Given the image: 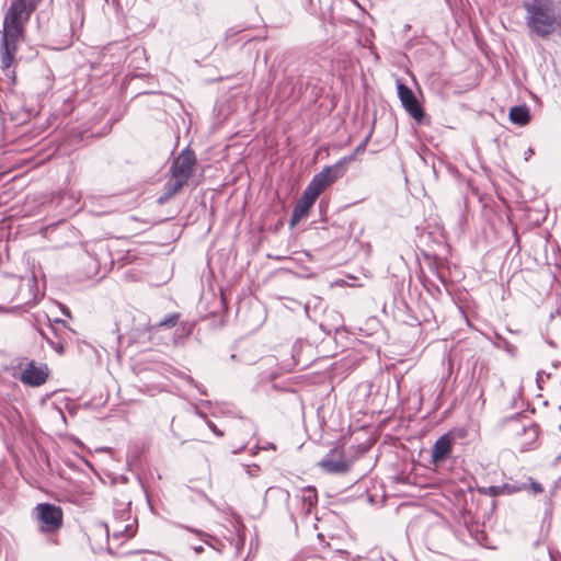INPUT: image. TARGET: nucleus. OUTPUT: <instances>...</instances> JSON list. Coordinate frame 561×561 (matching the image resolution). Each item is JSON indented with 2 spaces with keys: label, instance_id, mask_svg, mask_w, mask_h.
Here are the masks:
<instances>
[{
  "label": "nucleus",
  "instance_id": "a211bd4d",
  "mask_svg": "<svg viewBox=\"0 0 561 561\" xmlns=\"http://www.w3.org/2000/svg\"><path fill=\"white\" fill-rule=\"evenodd\" d=\"M523 482H527L528 483V489L526 491L533 493V494H539L543 491V488L542 485L535 481L533 478L530 477H526Z\"/></svg>",
  "mask_w": 561,
  "mask_h": 561
},
{
  "label": "nucleus",
  "instance_id": "6e6552de",
  "mask_svg": "<svg viewBox=\"0 0 561 561\" xmlns=\"http://www.w3.org/2000/svg\"><path fill=\"white\" fill-rule=\"evenodd\" d=\"M48 377V368L46 365H36L31 362L26 365L21 374V381L31 387H38L45 383Z\"/></svg>",
  "mask_w": 561,
  "mask_h": 561
},
{
  "label": "nucleus",
  "instance_id": "7c9ffc66",
  "mask_svg": "<svg viewBox=\"0 0 561 561\" xmlns=\"http://www.w3.org/2000/svg\"><path fill=\"white\" fill-rule=\"evenodd\" d=\"M55 322H56V323H61L62 325H65V324H66L64 320H59V319H57Z\"/></svg>",
  "mask_w": 561,
  "mask_h": 561
},
{
  "label": "nucleus",
  "instance_id": "2f4dec72",
  "mask_svg": "<svg viewBox=\"0 0 561 561\" xmlns=\"http://www.w3.org/2000/svg\"><path fill=\"white\" fill-rule=\"evenodd\" d=\"M195 387L201 391L202 394H206V392L202 390L197 385H195Z\"/></svg>",
  "mask_w": 561,
  "mask_h": 561
},
{
  "label": "nucleus",
  "instance_id": "f03ea898",
  "mask_svg": "<svg viewBox=\"0 0 561 561\" xmlns=\"http://www.w3.org/2000/svg\"><path fill=\"white\" fill-rule=\"evenodd\" d=\"M26 25L27 23L14 15L4 13L2 31L0 32V62L1 69L7 76L12 75L14 77V71L11 68L14 64L18 48L25 39Z\"/></svg>",
  "mask_w": 561,
  "mask_h": 561
},
{
  "label": "nucleus",
  "instance_id": "473e14b6",
  "mask_svg": "<svg viewBox=\"0 0 561 561\" xmlns=\"http://www.w3.org/2000/svg\"><path fill=\"white\" fill-rule=\"evenodd\" d=\"M76 12L78 15H81V9L79 7L76 9Z\"/></svg>",
  "mask_w": 561,
  "mask_h": 561
},
{
  "label": "nucleus",
  "instance_id": "f3484780",
  "mask_svg": "<svg viewBox=\"0 0 561 561\" xmlns=\"http://www.w3.org/2000/svg\"><path fill=\"white\" fill-rule=\"evenodd\" d=\"M230 546L233 547L234 549V556L238 557L240 554V552L242 551L243 549V546H244V539L243 537L241 536L240 531L238 530L237 535L233 536L230 541H229Z\"/></svg>",
  "mask_w": 561,
  "mask_h": 561
},
{
  "label": "nucleus",
  "instance_id": "20e7f679",
  "mask_svg": "<svg viewBox=\"0 0 561 561\" xmlns=\"http://www.w3.org/2000/svg\"><path fill=\"white\" fill-rule=\"evenodd\" d=\"M31 517L36 523L38 531L43 535H55L64 524L62 510L51 503L37 504L33 508Z\"/></svg>",
  "mask_w": 561,
  "mask_h": 561
},
{
  "label": "nucleus",
  "instance_id": "39448f33",
  "mask_svg": "<svg viewBox=\"0 0 561 561\" xmlns=\"http://www.w3.org/2000/svg\"><path fill=\"white\" fill-rule=\"evenodd\" d=\"M353 159L354 156H347L340 159L336 163L325 167L312 178L307 188L319 196L329 185L344 175L346 164Z\"/></svg>",
  "mask_w": 561,
  "mask_h": 561
},
{
  "label": "nucleus",
  "instance_id": "ddd939ff",
  "mask_svg": "<svg viewBox=\"0 0 561 561\" xmlns=\"http://www.w3.org/2000/svg\"><path fill=\"white\" fill-rule=\"evenodd\" d=\"M510 119L519 126L526 125L530 119L529 108L526 105L513 106L510 110Z\"/></svg>",
  "mask_w": 561,
  "mask_h": 561
},
{
  "label": "nucleus",
  "instance_id": "dca6fc26",
  "mask_svg": "<svg viewBox=\"0 0 561 561\" xmlns=\"http://www.w3.org/2000/svg\"><path fill=\"white\" fill-rule=\"evenodd\" d=\"M180 314L179 313H171L163 320H161L159 323L153 325V329H160V328H173L176 325L179 321Z\"/></svg>",
  "mask_w": 561,
  "mask_h": 561
},
{
  "label": "nucleus",
  "instance_id": "7ed1b4c3",
  "mask_svg": "<svg viewBox=\"0 0 561 561\" xmlns=\"http://www.w3.org/2000/svg\"><path fill=\"white\" fill-rule=\"evenodd\" d=\"M196 165V156L190 148L183 149L172 161L170 167L171 179L163 187V194L158 202L163 204L175 196L188 182Z\"/></svg>",
  "mask_w": 561,
  "mask_h": 561
},
{
  "label": "nucleus",
  "instance_id": "9b49d317",
  "mask_svg": "<svg viewBox=\"0 0 561 561\" xmlns=\"http://www.w3.org/2000/svg\"><path fill=\"white\" fill-rule=\"evenodd\" d=\"M319 465L329 473H345L350 470V463L343 459L342 451L337 449H332Z\"/></svg>",
  "mask_w": 561,
  "mask_h": 561
},
{
  "label": "nucleus",
  "instance_id": "aec40b11",
  "mask_svg": "<svg viewBox=\"0 0 561 561\" xmlns=\"http://www.w3.org/2000/svg\"><path fill=\"white\" fill-rule=\"evenodd\" d=\"M25 286L28 288L30 294L32 295V297L28 300H26L25 304L31 302V301H35L36 300V295L32 294V290L37 287L36 279L34 277L27 278L26 283H25Z\"/></svg>",
  "mask_w": 561,
  "mask_h": 561
},
{
  "label": "nucleus",
  "instance_id": "a878e982",
  "mask_svg": "<svg viewBox=\"0 0 561 561\" xmlns=\"http://www.w3.org/2000/svg\"><path fill=\"white\" fill-rule=\"evenodd\" d=\"M208 426H209V428L213 431V433H215V434H216V435H218V436H222V433H221V432H219V431L217 430V427L215 426V424H214V423L209 422V423H208Z\"/></svg>",
  "mask_w": 561,
  "mask_h": 561
},
{
  "label": "nucleus",
  "instance_id": "423d86ee",
  "mask_svg": "<svg viewBox=\"0 0 561 561\" xmlns=\"http://www.w3.org/2000/svg\"><path fill=\"white\" fill-rule=\"evenodd\" d=\"M508 430L516 436L526 435V444H531L538 436V425L522 413H516L510 419Z\"/></svg>",
  "mask_w": 561,
  "mask_h": 561
},
{
  "label": "nucleus",
  "instance_id": "0eeeda50",
  "mask_svg": "<svg viewBox=\"0 0 561 561\" xmlns=\"http://www.w3.org/2000/svg\"><path fill=\"white\" fill-rule=\"evenodd\" d=\"M397 89L402 106L414 119L420 121L424 112L413 91L401 82H398Z\"/></svg>",
  "mask_w": 561,
  "mask_h": 561
},
{
  "label": "nucleus",
  "instance_id": "5701e85b",
  "mask_svg": "<svg viewBox=\"0 0 561 561\" xmlns=\"http://www.w3.org/2000/svg\"><path fill=\"white\" fill-rule=\"evenodd\" d=\"M48 343L51 345V347L59 354H62L65 352V346L61 342H53L49 339H47Z\"/></svg>",
  "mask_w": 561,
  "mask_h": 561
},
{
  "label": "nucleus",
  "instance_id": "4468645a",
  "mask_svg": "<svg viewBox=\"0 0 561 561\" xmlns=\"http://www.w3.org/2000/svg\"><path fill=\"white\" fill-rule=\"evenodd\" d=\"M302 507L306 513H310L311 508L318 503L317 490L313 486H308L302 490L301 495Z\"/></svg>",
  "mask_w": 561,
  "mask_h": 561
},
{
  "label": "nucleus",
  "instance_id": "c85d7f7f",
  "mask_svg": "<svg viewBox=\"0 0 561 561\" xmlns=\"http://www.w3.org/2000/svg\"><path fill=\"white\" fill-rule=\"evenodd\" d=\"M124 531L127 533L128 537L133 536V531H131V527L130 526H125V530Z\"/></svg>",
  "mask_w": 561,
  "mask_h": 561
},
{
  "label": "nucleus",
  "instance_id": "f8f14e48",
  "mask_svg": "<svg viewBox=\"0 0 561 561\" xmlns=\"http://www.w3.org/2000/svg\"><path fill=\"white\" fill-rule=\"evenodd\" d=\"M318 197V195L309 191L307 187L305 188L301 197L298 199L294 207L290 218L291 226L297 225L304 217L307 216L309 209L312 207Z\"/></svg>",
  "mask_w": 561,
  "mask_h": 561
},
{
  "label": "nucleus",
  "instance_id": "72a5a7b5",
  "mask_svg": "<svg viewBox=\"0 0 561 561\" xmlns=\"http://www.w3.org/2000/svg\"><path fill=\"white\" fill-rule=\"evenodd\" d=\"M222 548H225V545H221V548L216 547L215 549L220 552L222 550Z\"/></svg>",
  "mask_w": 561,
  "mask_h": 561
},
{
  "label": "nucleus",
  "instance_id": "393cba45",
  "mask_svg": "<svg viewBox=\"0 0 561 561\" xmlns=\"http://www.w3.org/2000/svg\"><path fill=\"white\" fill-rule=\"evenodd\" d=\"M366 144H367V139H365L360 145H358L356 148H355V151L354 153H352L351 156H356L357 153L362 152L365 150V147H366Z\"/></svg>",
  "mask_w": 561,
  "mask_h": 561
},
{
  "label": "nucleus",
  "instance_id": "9d476101",
  "mask_svg": "<svg viewBox=\"0 0 561 561\" xmlns=\"http://www.w3.org/2000/svg\"><path fill=\"white\" fill-rule=\"evenodd\" d=\"M453 446L454 436L450 433L439 436L432 447V462L439 465L446 461L453 451Z\"/></svg>",
  "mask_w": 561,
  "mask_h": 561
},
{
  "label": "nucleus",
  "instance_id": "1a4fd4ad",
  "mask_svg": "<svg viewBox=\"0 0 561 561\" xmlns=\"http://www.w3.org/2000/svg\"><path fill=\"white\" fill-rule=\"evenodd\" d=\"M43 0H11L7 13L14 15L21 21L28 23L32 13L37 9Z\"/></svg>",
  "mask_w": 561,
  "mask_h": 561
},
{
  "label": "nucleus",
  "instance_id": "4be33fe9",
  "mask_svg": "<svg viewBox=\"0 0 561 561\" xmlns=\"http://www.w3.org/2000/svg\"><path fill=\"white\" fill-rule=\"evenodd\" d=\"M71 41H72V27L70 26V28L68 30V32L65 34L61 43L65 47L69 46L71 44Z\"/></svg>",
  "mask_w": 561,
  "mask_h": 561
},
{
  "label": "nucleus",
  "instance_id": "f257e3e1",
  "mask_svg": "<svg viewBox=\"0 0 561 561\" xmlns=\"http://www.w3.org/2000/svg\"><path fill=\"white\" fill-rule=\"evenodd\" d=\"M525 24L530 34L540 38L552 35L560 25V16L553 0H525Z\"/></svg>",
  "mask_w": 561,
  "mask_h": 561
},
{
  "label": "nucleus",
  "instance_id": "c756f323",
  "mask_svg": "<svg viewBox=\"0 0 561 561\" xmlns=\"http://www.w3.org/2000/svg\"><path fill=\"white\" fill-rule=\"evenodd\" d=\"M96 247H98L100 250H102V249H104V247H105V245H104L102 242H100V243H98V244H96Z\"/></svg>",
  "mask_w": 561,
  "mask_h": 561
},
{
  "label": "nucleus",
  "instance_id": "b1692460",
  "mask_svg": "<svg viewBox=\"0 0 561 561\" xmlns=\"http://www.w3.org/2000/svg\"><path fill=\"white\" fill-rule=\"evenodd\" d=\"M146 561H169V560L161 554H151Z\"/></svg>",
  "mask_w": 561,
  "mask_h": 561
},
{
  "label": "nucleus",
  "instance_id": "cd10ccee",
  "mask_svg": "<svg viewBox=\"0 0 561 561\" xmlns=\"http://www.w3.org/2000/svg\"><path fill=\"white\" fill-rule=\"evenodd\" d=\"M193 549H194V551H195L197 554H199V553H202V552L204 551L203 546H196V547H194Z\"/></svg>",
  "mask_w": 561,
  "mask_h": 561
},
{
  "label": "nucleus",
  "instance_id": "2eb2a0df",
  "mask_svg": "<svg viewBox=\"0 0 561 561\" xmlns=\"http://www.w3.org/2000/svg\"><path fill=\"white\" fill-rule=\"evenodd\" d=\"M501 488L504 489L505 494H514L528 489V483L517 480H511L510 482L501 484Z\"/></svg>",
  "mask_w": 561,
  "mask_h": 561
},
{
  "label": "nucleus",
  "instance_id": "bb28decb",
  "mask_svg": "<svg viewBox=\"0 0 561 561\" xmlns=\"http://www.w3.org/2000/svg\"><path fill=\"white\" fill-rule=\"evenodd\" d=\"M192 328H193V324H191V323H186L183 325V330H185L186 334H191Z\"/></svg>",
  "mask_w": 561,
  "mask_h": 561
},
{
  "label": "nucleus",
  "instance_id": "6ab92c4d",
  "mask_svg": "<svg viewBox=\"0 0 561 561\" xmlns=\"http://www.w3.org/2000/svg\"><path fill=\"white\" fill-rule=\"evenodd\" d=\"M190 531L198 535L201 537V539L206 543L208 545L209 547L211 548H216V546L214 545L213 541H216L215 538H213L210 535L202 531V530H198V529H193V528H187Z\"/></svg>",
  "mask_w": 561,
  "mask_h": 561
},
{
  "label": "nucleus",
  "instance_id": "412c9836",
  "mask_svg": "<svg viewBox=\"0 0 561 561\" xmlns=\"http://www.w3.org/2000/svg\"><path fill=\"white\" fill-rule=\"evenodd\" d=\"M489 494L492 495V496H499V495H504V489L501 488V484L500 485H491L489 486Z\"/></svg>",
  "mask_w": 561,
  "mask_h": 561
}]
</instances>
